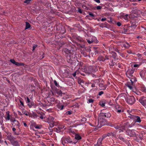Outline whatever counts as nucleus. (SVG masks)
<instances>
[{
	"label": "nucleus",
	"instance_id": "nucleus-28",
	"mask_svg": "<svg viewBox=\"0 0 146 146\" xmlns=\"http://www.w3.org/2000/svg\"><path fill=\"white\" fill-rule=\"evenodd\" d=\"M91 40L93 42H94L96 43H97L99 42L96 38L94 36H92V37Z\"/></svg>",
	"mask_w": 146,
	"mask_h": 146
},
{
	"label": "nucleus",
	"instance_id": "nucleus-5",
	"mask_svg": "<svg viewBox=\"0 0 146 146\" xmlns=\"http://www.w3.org/2000/svg\"><path fill=\"white\" fill-rule=\"evenodd\" d=\"M126 102L130 105H133L135 102V99L133 96H127L125 98Z\"/></svg>",
	"mask_w": 146,
	"mask_h": 146
},
{
	"label": "nucleus",
	"instance_id": "nucleus-3",
	"mask_svg": "<svg viewBox=\"0 0 146 146\" xmlns=\"http://www.w3.org/2000/svg\"><path fill=\"white\" fill-rule=\"evenodd\" d=\"M134 72V69H129L127 71L126 74L127 77L131 79V77L133 76V74ZM130 81L132 85H133L134 82H136L137 80L135 78H131Z\"/></svg>",
	"mask_w": 146,
	"mask_h": 146
},
{
	"label": "nucleus",
	"instance_id": "nucleus-63",
	"mask_svg": "<svg viewBox=\"0 0 146 146\" xmlns=\"http://www.w3.org/2000/svg\"><path fill=\"white\" fill-rule=\"evenodd\" d=\"M89 15L91 17H94V14L90 12L89 13Z\"/></svg>",
	"mask_w": 146,
	"mask_h": 146
},
{
	"label": "nucleus",
	"instance_id": "nucleus-31",
	"mask_svg": "<svg viewBox=\"0 0 146 146\" xmlns=\"http://www.w3.org/2000/svg\"><path fill=\"white\" fill-rule=\"evenodd\" d=\"M139 75L142 78H143L144 77V76L145 75V72L141 70L140 71L139 73Z\"/></svg>",
	"mask_w": 146,
	"mask_h": 146
},
{
	"label": "nucleus",
	"instance_id": "nucleus-56",
	"mask_svg": "<svg viewBox=\"0 0 146 146\" xmlns=\"http://www.w3.org/2000/svg\"><path fill=\"white\" fill-rule=\"evenodd\" d=\"M10 61L13 64H15L16 63V62L13 59H11L10 60Z\"/></svg>",
	"mask_w": 146,
	"mask_h": 146
},
{
	"label": "nucleus",
	"instance_id": "nucleus-57",
	"mask_svg": "<svg viewBox=\"0 0 146 146\" xmlns=\"http://www.w3.org/2000/svg\"><path fill=\"white\" fill-rule=\"evenodd\" d=\"M86 40H87V42L89 44H91V43H93L92 40H91L89 39H86Z\"/></svg>",
	"mask_w": 146,
	"mask_h": 146
},
{
	"label": "nucleus",
	"instance_id": "nucleus-61",
	"mask_svg": "<svg viewBox=\"0 0 146 146\" xmlns=\"http://www.w3.org/2000/svg\"><path fill=\"white\" fill-rule=\"evenodd\" d=\"M104 94V92L103 91H100L99 92L98 95L100 96H101Z\"/></svg>",
	"mask_w": 146,
	"mask_h": 146
},
{
	"label": "nucleus",
	"instance_id": "nucleus-7",
	"mask_svg": "<svg viewBox=\"0 0 146 146\" xmlns=\"http://www.w3.org/2000/svg\"><path fill=\"white\" fill-rule=\"evenodd\" d=\"M25 100L27 105L29 108H31L32 106H35V103L34 102L31 100L28 97H25Z\"/></svg>",
	"mask_w": 146,
	"mask_h": 146
},
{
	"label": "nucleus",
	"instance_id": "nucleus-26",
	"mask_svg": "<svg viewBox=\"0 0 146 146\" xmlns=\"http://www.w3.org/2000/svg\"><path fill=\"white\" fill-rule=\"evenodd\" d=\"M122 126V125H121V124L119 125V124L115 123L114 127L116 129H119Z\"/></svg>",
	"mask_w": 146,
	"mask_h": 146
},
{
	"label": "nucleus",
	"instance_id": "nucleus-16",
	"mask_svg": "<svg viewBox=\"0 0 146 146\" xmlns=\"http://www.w3.org/2000/svg\"><path fill=\"white\" fill-rule=\"evenodd\" d=\"M97 68V66H91L89 67V69L92 72H96L98 70Z\"/></svg>",
	"mask_w": 146,
	"mask_h": 146
},
{
	"label": "nucleus",
	"instance_id": "nucleus-4",
	"mask_svg": "<svg viewBox=\"0 0 146 146\" xmlns=\"http://www.w3.org/2000/svg\"><path fill=\"white\" fill-rule=\"evenodd\" d=\"M133 13L135 15V16L136 17L135 18L137 17H139L141 16V15L142 16L146 17V10L143 12L142 10L140 9H137L135 11H133Z\"/></svg>",
	"mask_w": 146,
	"mask_h": 146
},
{
	"label": "nucleus",
	"instance_id": "nucleus-44",
	"mask_svg": "<svg viewBox=\"0 0 146 146\" xmlns=\"http://www.w3.org/2000/svg\"><path fill=\"white\" fill-rule=\"evenodd\" d=\"M118 138L119 139L123 141H125L124 138L123 137H122L121 136V135H119V136Z\"/></svg>",
	"mask_w": 146,
	"mask_h": 146
},
{
	"label": "nucleus",
	"instance_id": "nucleus-6",
	"mask_svg": "<svg viewBox=\"0 0 146 146\" xmlns=\"http://www.w3.org/2000/svg\"><path fill=\"white\" fill-rule=\"evenodd\" d=\"M135 131L134 129L130 130L128 128L126 130L125 133L126 135L131 137H136V134Z\"/></svg>",
	"mask_w": 146,
	"mask_h": 146
},
{
	"label": "nucleus",
	"instance_id": "nucleus-33",
	"mask_svg": "<svg viewBox=\"0 0 146 146\" xmlns=\"http://www.w3.org/2000/svg\"><path fill=\"white\" fill-rule=\"evenodd\" d=\"M26 27L25 30L29 29L31 27V25L28 22H26Z\"/></svg>",
	"mask_w": 146,
	"mask_h": 146
},
{
	"label": "nucleus",
	"instance_id": "nucleus-21",
	"mask_svg": "<svg viewBox=\"0 0 146 146\" xmlns=\"http://www.w3.org/2000/svg\"><path fill=\"white\" fill-rule=\"evenodd\" d=\"M110 53L112 54L111 56L115 60L118 59V57L117 56V55L115 52H114L110 51Z\"/></svg>",
	"mask_w": 146,
	"mask_h": 146
},
{
	"label": "nucleus",
	"instance_id": "nucleus-1",
	"mask_svg": "<svg viewBox=\"0 0 146 146\" xmlns=\"http://www.w3.org/2000/svg\"><path fill=\"white\" fill-rule=\"evenodd\" d=\"M61 141L62 143L64 146H68V144L75 145L77 142V141H73L72 139L69 136L62 137L61 139Z\"/></svg>",
	"mask_w": 146,
	"mask_h": 146
},
{
	"label": "nucleus",
	"instance_id": "nucleus-12",
	"mask_svg": "<svg viewBox=\"0 0 146 146\" xmlns=\"http://www.w3.org/2000/svg\"><path fill=\"white\" fill-rule=\"evenodd\" d=\"M120 18L122 19H123L126 22H127L129 21L130 17L128 14L123 13L121 14Z\"/></svg>",
	"mask_w": 146,
	"mask_h": 146
},
{
	"label": "nucleus",
	"instance_id": "nucleus-49",
	"mask_svg": "<svg viewBox=\"0 0 146 146\" xmlns=\"http://www.w3.org/2000/svg\"><path fill=\"white\" fill-rule=\"evenodd\" d=\"M54 84L57 87H58L59 86V85L58 83L57 82L56 80H54Z\"/></svg>",
	"mask_w": 146,
	"mask_h": 146
},
{
	"label": "nucleus",
	"instance_id": "nucleus-42",
	"mask_svg": "<svg viewBox=\"0 0 146 146\" xmlns=\"http://www.w3.org/2000/svg\"><path fill=\"white\" fill-rule=\"evenodd\" d=\"M72 113V111L70 110L67 111L65 114V115H70Z\"/></svg>",
	"mask_w": 146,
	"mask_h": 146
},
{
	"label": "nucleus",
	"instance_id": "nucleus-38",
	"mask_svg": "<svg viewBox=\"0 0 146 146\" xmlns=\"http://www.w3.org/2000/svg\"><path fill=\"white\" fill-rule=\"evenodd\" d=\"M15 65H16L18 66H24V64L23 63L21 62L19 63L18 62H16V63L15 64Z\"/></svg>",
	"mask_w": 146,
	"mask_h": 146
},
{
	"label": "nucleus",
	"instance_id": "nucleus-46",
	"mask_svg": "<svg viewBox=\"0 0 146 146\" xmlns=\"http://www.w3.org/2000/svg\"><path fill=\"white\" fill-rule=\"evenodd\" d=\"M105 103L103 101H101L100 102V105L102 107H104L105 106Z\"/></svg>",
	"mask_w": 146,
	"mask_h": 146
},
{
	"label": "nucleus",
	"instance_id": "nucleus-11",
	"mask_svg": "<svg viewBox=\"0 0 146 146\" xmlns=\"http://www.w3.org/2000/svg\"><path fill=\"white\" fill-rule=\"evenodd\" d=\"M139 101L143 106L146 107V97H141L139 99Z\"/></svg>",
	"mask_w": 146,
	"mask_h": 146
},
{
	"label": "nucleus",
	"instance_id": "nucleus-41",
	"mask_svg": "<svg viewBox=\"0 0 146 146\" xmlns=\"http://www.w3.org/2000/svg\"><path fill=\"white\" fill-rule=\"evenodd\" d=\"M93 81L95 84H98L100 82V80L99 79L94 80H93Z\"/></svg>",
	"mask_w": 146,
	"mask_h": 146
},
{
	"label": "nucleus",
	"instance_id": "nucleus-32",
	"mask_svg": "<svg viewBox=\"0 0 146 146\" xmlns=\"http://www.w3.org/2000/svg\"><path fill=\"white\" fill-rule=\"evenodd\" d=\"M115 63L112 60H110V62L109 63V65L110 66L113 67L114 66Z\"/></svg>",
	"mask_w": 146,
	"mask_h": 146
},
{
	"label": "nucleus",
	"instance_id": "nucleus-18",
	"mask_svg": "<svg viewBox=\"0 0 146 146\" xmlns=\"http://www.w3.org/2000/svg\"><path fill=\"white\" fill-rule=\"evenodd\" d=\"M103 140L100 137L98 140L97 143L94 145V146H103V145H102Z\"/></svg>",
	"mask_w": 146,
	"mask_h": 146
},
{
	"label": "nucleus",
	"instance_id": "nucleus-20",
	"mask_svg": "<svg viewBox=\"0 0 146 146\" xmlns=\"http://www.w3.org/2000/svg\"><path fill=\"white\" fill-rule=\"evenodd\" d=\"M7 138L11 142L13 141L15 139L13 135H11V133L8 134Z\"/></svg>",
	"mask_w": 146,
	"mask_h": 146
},
{
	"label": "nucleus",
	"instance_id": "nucleus-13",
	"mask_svg": "<svg viewBox=\"0 0 146 146\" xmlns=\"http://www.w3.org/2000/svg\"><path fill=\"white\" fill-rule=\"evenodd\" d=\"M55 101L56 103H57V107L58 109L60 110H63L64 108V105L62 104L61 103H60V101L58 100H56Z\"/></svg>",
	"mask_w": 146,
	"mask_h": 146
},
{
	"label": "nucleus",
	"instance_id": "nucleus-2",
	"mask_svg": "<svg viewBox=\"0 0 146 146\" xmlns=\"http://www.w3.org/2000/svg\"><path fill=\"white\" fill-rule=\"evenodd\" d=\"M135 124V123L134 122H133L131 123H130L129 122L125 123L121 128L119 129V132L120 133L123 132L124 131H126L127 129L133 127Z\"/></svg>",
	"mask_w": 146,
	"mask_h": 146
},
{
	"label": "nucleus",
	"instance_id": "nucleus-64",
	"mask_svg": "<svg viewBox=\"0 0 146 146\" xmlns=\"http://www.w3.org/2000/svg\"><path fill=\"white\" fill-rule=\"evenodd\" d=\"M78 12H79L80 13H82V10L80 8H78Z\"/></svg>",
	"mask_w": 146,
	"mask_h": 146
},
{
	"label": "nucleus",
	"instance_id": "nucleus-47",
	"mask_svg": "<svg viewBox=\"0 0 146 146\" xmlns=\"http://www.w3.org/2000/svg\"><path fill=\"white\" fill-rule=\"evenodd\" d=\"M33 118H37L38 117V115L35 113L33 112Z\"/></svg>",
	"mask_w": 146,
	"mask_h": 146
},
{
	"label": "nucleus",
	"instance_id": "nucleus-10",
	"mask_svg": "<svg viewBox=\"0 0 146 146\" xmlns=\"http://www.w3.org/2000/svg\"><path fill=\"white\" fill-rule=\"evenodd\" d=\"M98 123L97 125L98 127L100 128L105 125V120L104 119H102L100 118H98Z\"/></svg>",
	"mask_w": 146,
	"mask_h": 146
},
{
	"label": "nucleus",
	"instance_id": "nucleus-55",
	"mask_svg": "<svg viewBox=\"0 0 146 146\" xmlns=\"http://www.w3.org/2000/svg\"><path fill=\"white\" fill-rule=\"evenodd\" d=\"M42 54V55L39 58V59L40 60H41L43 59L44 57V54L43 53V52H42V54Z\"/></svg>",
	"mask_w": 146,
	"mask_h": 146
},
{
	"label": "nucleus",
	"instance_id": "nucleus-60",
	"mask_svg": "<svg viewBox=\"0 0 146 146\" xmlns=\"http://www.w3.org/2000/svg\"><path fill=\"white\" fill-rule=\"evenodd\" d=\"M31 1V0H26L25 1H24V3H27V4H29L30 3V2Z\"/></svg>",
	"mask_w": 146,
	"mask_h": 146
},
{
	"label": "nucleus",
	"instance_id": "nucleus-30",
	"mask_svg": "<svg viewBox=\"0 0 146 146\" xmlns=\"http://www.w3.org/2000/svg\"><path fill=\"white\" fill-rule=\"evenodd\" d=\"M6 114L7 115L5 119L6 120H10V115L9 114V112L7 111L6 112Z\"/></svg>",
	"mask_w": 146,
	"mask_h": 146
},
{
	"label": "nucleus",
	"instance_id": "nucleus-15",
	"mask_svg": "<svg viewBox=\"0 0 146 146\" xmlns=\"http://www.w3.org/2000/svg\"><path fill=\"white\" fill-rule=\"evenodd\" d=\"M130 23L131 24V26L133 27V28H135L138 24V23L136 19L131 20L130 21Z\"/></svg>",
	"mask_w": 146,
	"mask_h": 146
},
{
	"label": "nucleus",
	"instance_id": "nucleus-22",
	"mask_svg": "<svg viewBox=\"0 0 146 146\" xmlns=\"http://www.w3.org/2000/svg\"><path fill=\"white\" fill-rule=\"evenodd\" d=\"M99 86L101 88V90H105L107 87V85H104L103 84L100 83L99 84Z\"/></svg>",
	"mask_w": 146,
	"mask_h": 146
},
{
	"label": "nucleus",
	"instance_id": "nucleus-27",
	"mask_svg": "<svg viewBox=\"0 0 146 146\" xmlns=\"http://www.w3.org/2000/svg\"><path fill=\"white\" fill-rule=\"evenodd\" d=\"M14 123H12V124L13 125H15L17 126L18 127H19L20 125V123L18 122V121H17L16 119H14Z\"/></svg>",
	"mask_w": 146,
	"mask_h": 146
},
{
	"label": "nucleus",
	"instance_id": "nucleus-48",
	"mask_svg": "<svg viewBox=\"0 0 146 146\" xmlns=\"http://www.w3.org/2000/svg\"><path fill=\"white\" fill-rule=\"evenodd\" d=\"M142 64L141 63H140L138 64H135L133 65V67L134 68L139 67Z\"/></svg>",
	"mask_w": 146,
	"mask_h": 146
},
{
	"label": "nucleus",
	"instance_id": "nucleus-59",
	"mask_svg": "<svg viewBox=\"0 0 146 146\" xmlns=\"http://www.w3.org/2000/svg\"><path fill=\"white\" fill-rule=\"evenodd\" d=\"M116 25L120 27L121 25V24L120 22H118L116 23Z\"/></svg>",
	"mask_w": 146,
	"mask_h": 146
},
{
	"label": "nucleus",
	"instance_id": "nucleus-25",
	"mask_svg": "<svg viewBox=\"0 0 146 146\" xmlns=\"http://www.w3.org/2000/svg\"><path fill=\"white\" fill-rule=\"evenodd\" d=\"M107 135L108 137H114L115 136V134L114 132L108 133L107 134Z\"/></svg>",
	"mask_w": 146,
	"mask_h": 146
},
{
	"label": "nucleus",
	"instance_id": "nucleus-9",
	"mask_svg": "<svg viewBox=\"0 0 146 146\" xmlns=\"http://www.w3.org/2000/svg\"><path fill=\"white\" fill-rule=\"evenodd\" d=\"M64 125L62 124H60L59 125L57 128H53V130L54 131H56L57 133H60L62 131V130L63 129H65L66 127H65Z\"/></svg>",
	"mask_w": 146,
	"mask_h": 146
},
{
	"label": "nucleus",
	"instance_id": "nucleus-54",
	"mask_svg": "<svg viewBox=\"0 0 146 146\" xmlns=\"http://www.w3.org/2000/svg\"><path fill=\"white\" fill-rule=\"evenodd\" d=\"M107 136V134H104L103 135L102 137H100V138L101 139H102V140H103L104 139H105Z\"/></svg>",
	"mask_w": 146,
	"mask_h": 146
},
{
	"label": "nucleus",
	"instance_id": "nucleus-36",
	"mask_svg": "<svg viewBox=\"0 0 146 146\" xmlns=\"http://www.w3.org/2000/svg\"><path fill=\"white\" fill-rule=\"evenodd\" d=\"M48 122L49 123L51 128L54 126V123L53 121L50 122L49 121H48Z\"/></svg>",
	"mask_w": 146,
	"mask_h": 146
},
{
	"label": "nucleus",
	"instance_id": "nucleus-45",
	"mask_svg": "<svg viewBox=\"0 0 146 146\" xmlns=\"http://www.w3.org/2000/svg\"><path fill=\"white\" fill-rule=\"evenodd\" d=\"M94 101V100L91 98L88 99V103H92Z\"/></svg>",
	"mask_w": 146,
	"mask_h": 146
},
{
	"label": "nucleus",
	"instance_id": "nucleus-17",
	"mask_svg": "<svg viewBox=\"0 0 146 146\" xmlns=\"http://www.w3.org/2000/svg\"><path fill=\"white\" fill-rule=\"evenodd\" d=\"M120 45L122 47H124L125 48H128L130 46L129 44L127 42L125 43L122 42Z\"/></svg>",
	"mask_w": 146,
	"mask_h": 146
},
{
	"label": "nucleus",
	"instance_id": "nucleus-40",
	"mask_svg": "<svg viewBox=\"0 0 146 146\" xmlns=\"http://www.w3.org/2000/svg\"><path fill=\"white\" fill-rule=\"evenodd\" d=\"M104 115H105V113H101L100 114L98 118H101L102 119H105V117Z\"/></svg>",
	"mask_w": 146,
	"mask_h": 146
},
{
	"label": "nucleus",
	"instance_id": "nucleus-23",
	"mask_svg": "<svg viewBox=\"0 0 146 146\" xmlns=\"http://www.w3.org/2000/svg\"><path fill=\"white\" fill-rule=\"evenodd\" d=\"M135 119V122H137L138 123H140L141 122V120L140 119V117L138 116H135L134 117Z\"/></svg>",
	"mask_w": 146,
	"mask_h": 146
},
{
	"label": "nucleus",
	"instance_id": "nucleus-35",
	"mask_svg": "<svg viewBox=\"0 0 146 146\" xmlns=\"http://www.w3.org/2000/svg\"><path fill=\"white\" fill-rule=\"evenodd\" d=\"M105 118H108L110 117L111 115L110 113H105Z\"/></svg>",
	"mask_w": 146,
	"mask_h": 146
},
{
	"label": "nucleus",
	"instance_id": "nucleus-62",
	"mask_svg": "<svg viewBox=\"0 0 146 146\" xmlns=\"http://www.w3.org/2000/svg\"><path fill=\"white\" fill-rule=\"evenodd\" d=\"M37 47V45H35L33 46V50H32L33 51L34 50L35 48H36Z\"/></svg>",
	"mask_w": 146,
	"mask_h": 146
},
{
	"label": "nucleus",
	"instance_id": "nucleus-34",
	"mask_svg": "<svg viewBox=\"0 0 146 146\" xmlns=\"http://www.w3.org/2000/svg\"><path fill=\"white\" fill-rule=\"evenodd\" d=\"M21 100H23L22 98H21V100H19V101L20 103H21V105L22 106L21 107V108L24 109V108H25V106L24 105L23 102V101Z\"/></svg>",
	"mask_w": 146,
	"mask_h": 146
},
{
	"label": "nucleus",
	"instance_id": "nucleus-50",
	"mask_svg": "<svg viewBox=\"0 0 146 146\" xmlns=\"http://www.w3.org/2000/svg\"><path fill=\"white\" fill-rule=\"evenodd\" d=\"M127 86L130 90H132L133 89L132 87L130 84H128L127 85Z\"/></svg>",
	"mask_w": 146,
	"mask_h": 146
},
{
	"label": "nucleus",
	"instance_id": "nucleus-43",
	"mask_svg": "<svg viewBox=\"0 0 146 146\" xmlns=\"http://www.w3.org/2000/svg\"><path fill=\"white\" fill-rule=\"evenodd\" d=\"M16 130V128L15 127H13L12 128V130L14 132V133L16 135H19V134L15 132Z\"/></svg>",
	"mask_w": 146,
	"mask_h": 146
},
{
	"label": "nucleus",
	"instance_id": "nucleus-58",
	"mask_svg": "<svg viewBox=\"0 0 146 146\" xmlns=\"http://www.w3.org/2000/svg\"><path fill=\"white\" fill-rule=\"evenodd\" d=\"M48 129L50 130V133L49 134L50 135H52V132L53 131H54L53 129H51V128H50V127H49Z\"/></svg>",
	"mask_w": 146,
	"mask_h": 146
},
{
	"label": "nucleus",
	"instance_id": "nucleus-39",
	"mask_svg": "<svg viewBox=\"0 0 146 146\" xmlns=\"http://www.w3.org/2000/svg\"><path fill=\"white\" fill-rule=\"evenodd\" d=\"M36 124V123L35 122H33L32 123H31V125H30L31 128H33L34 127L35 128Z\"/></svg>",
	"mask_w": 146,
	"mask_h": 146
},
{
	"label": "nucleus",
	"instance_id": "nucleus-53",
	"mask_svg": "<svg viewBox=\"0 0 146 146\" xmlns=\"http://www.w3.org/2000/svg\"><path fill=\"white\" fill-rule=\"evenodd\" d=\"M141 90L143 92L146 93V88L145 87L142 88Z\"/></svg>",
	"mask_w": 146,
	"mask_h": 146
},
{
	"label": "nucleus",
	"instance_id": "nucleus-8",
	"mask_svg": "<svg viewBox=\"0 0 146 146\" xmlns=\"http://www.w3.org/2000/svg\"><path fill=\"white\" fill-rule=\"evenodd\" d=\"M63 51L65 53V55L67 57V58L70 60L71 56L73 55L72 53L73 52L67 48H65L64 49Z\"/></svg>",
	"mask_w": 146,
	"mask_h": 146
},
{
	"label": "nucleus",
	"instance_id": "nucleus-37",
	"mask_svg": "<svg viewBox=\"0 0 146 146\" xmlns=\"http://www.w3.org/2000/svg\"><path fill=\"white\" fill-rule=\"evenodd\" d=\"M121 109H118L117 108H116L115 111L118 113L119 114L121 113V112H122L123 111L121 110Z\"/></svg>",
	"mask_w": 146,
	"mask_h": 146
},
{
	"label": "nucleus",
	"instance_id": "nucleus-52",
	"mask_svg": "<svg viewBox=\"0 0 146 146\" xmlns=\"http://www.w3.org/2000/svg\"><path fill=\"white\" fill-rule=\"evenodd\" d=\"M41 126L40 125H36V127H35V128L36 129H40L41 128Z\"/></svg>",
	"mask_w": 146,
	"mask_h": 146
},
{
	"label": "nucleus",
	"instance_id": "nucleus-29",
	"mask_svg": "<svg viewBox=\"0 0 146 146\" xmlns=\"http://www.w3.org/2000/svg\"><path fill=\"white\" fill-rule=\"evenodd\" d=\"M82 139L81 136L78 134H76L75 135V139L77 140H79Z\"/></svg>",
	"mask_w": 146,
	"mask_h": 146
},
{
	"label": "nucleus",
	"instance_id": "nucleus-24",
	"mask_svg": "<svg viewBox=\"0 0 146 146\" xmlns=\"http://www.w3.org/2000/svg\"><path fill=\"white\" fill-rule=\"evenodd\" d=\"M13 146H19V144L17 141L14 140L11 142Z\"/></svg>",
	"mask_w": 146,
	"mask_h": 146
},
{
	"label": "nucleus",
	"instance_id": "nucleus-19",
	"mask_svg": "<svg viewBox=\"0 0 146 146\" xmlns=\"http://www.w3.org/2000/svg\"><path fill=\"white\" fill-rule=\"evenodd\" d=\"M97 60L100 62H104L105 61V57L103 56L100 55L98 56Z\"/></svg>",
	"mask_w": 146,
	"mask_h": 146
},
{
	"label": "nucleus",
	"instance_id": "nucleus-14",
	"mask_svg": "<svg viewBox=\"0 0 146 146\" xmlns=\"http://www.w3.org/2000/svg\"><path fill=\"white\" fill-rule=\"evenodd\" d=\"M135 28H133V27L131 26L129 27L127 29H124V32L125 34H127L129 32H131L133 31Z\"/></svg>",
	"mask_w": 146,
	"mask_h": 146
},
{
	"label": "nucleus",
	"instance_id": "nucleus-51",
	"mask_svg": "<svg viewBox=\"0 0 146 146\" xmlns=\"http://www.w3.org/2000/svg\"><path fill=\"white\" fill-rule=\"evenodd\" d=\"M77 39L80 42H82L84 41L80 37H78L77 38Z\"/></svg>",
	"mask_w": 146,
	"mask_h": 146
}]
</instances>
